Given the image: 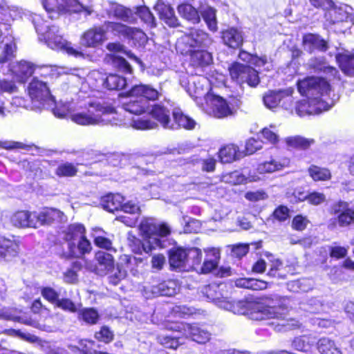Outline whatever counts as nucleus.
<instances>
[{
    "label": "nucleus",
    "mask_w": 354,
    "mask_h": 354,
    "mask_svg": "<svg viewBox=\"0 0 354 354\" xmlns=\"http://www.w3.org/2000/svg\"><path fill=\"white\" fill-rule=\"evenodd\" d=\"M123 109L132 114L140 115L149 111V105L142 100H129L122 104Z\"/></svg>",
    "instance_id": "58836bf2"
},
{
    "label": "nucleus",
    "mask_w": 354,
    "mask_h": 354,
    "mask_svg": "<svg viewBox=\"0 0 354 354\" xmlns=\"http://www.w3.org/2000/svg\"><path fill=\"white\" fill-rule=\"evenodd\" d=\"M189 257L188 263L189 270H197L198 268L201 266L203 258V254L201 250L198 248H188Z\"/></svg>",
    "instance_id": "09e8293b"
},
{
    "label": "nucleus",
    "mask_w": 354,
    "mask_h": 354,
    "mask_svg": "<svg viewBox=\"0 0 354 354\" xmlns=\"http://www.w3.org/2000/svg\"><path fill=\"white\" fill-rule=\"evenodd\" d=\"M188 257V248L185 249L182 247L171 248L169 252L168 256L170 270L178 272L189 270L187 268Z\"/></svg>",
    "instance_id": "dca6fc26"
},
{
    "label": "nucleus",
    "mask_w": 354,
    "mask_h": 354,
    "mask_svg": "<svg viewBox=\"0 0 354 354\" xmlns=\"http://www.w3.org/2000/svg\"><path fill=\"white\" fill-rule=\"evenodd\" d=\"M330 82L333 81L324 77L310 75L298 80L296 86L301 95L308 99L319 100L331 91Z\"/></svg>",
    "instance_id": "7ed1b4c3"
},
{
    "label": "nucleus",
    "mask_w": 354,
    "mask_h": 354,
    "mask_svg": "<svg viewBox=\"0 0 354 354\" xmlns=\"http://www.w3.org/2000/svg\"><path fill=\"white\" fill-rule=\"evenodd\" d=\"M91 125L103 122L102 115L114 113L115 109L112 106H104L100 103L91 102L85 111Z\"/></svg>",
    "instance_id": "6ab92c4d"
},
{
    "label": "nucleus",
    "mask_w": 354,
    "mask_h": 354,
    "mask_svg": "<svg viewBox=\"0 0 354 354\" xmlns=\"http://www.w3.org/2000/svg\"><path fill=\"white\" fill-rule=\"evenodd\" d=\"M124 200V197L120 194L108 193L101 197L100 205L104 209L113 213L121 208Z\"/></svg>",
    "instance_id": "b1692460"
},
{
    "label": "nucleus",
    "mask_w": 354,
    "mask_h": 354,
    "mask_svg": "<svg viewBox=\"0 0 354 354\" xmlns=\"http://www.w3.org/2000/svg\"><path fill=\"white\" fill-rule=\"evenodd\" d=\"M104 27L106 33L110 31L115 37L127 38L129 26L116 21H105Z\"/></svg>",
    "instance_id": "4c0bfd02"
},
{
    "label": "nucleus",
    "mask_w": 354,
    "mask_h": 354,
    "mask_svg": "<svg viewBox=\"0 0 354 354\" xmlns=\"http://www.w3.org/2000/svg\"><path fill=\"white\" fill-rule=\"evenodd\" d=\"M172 115L173 121L171 120V126H172V128H169V129L174 130L183 128L187 130H191L195 127V121L190 117L185 115L181 111L174 110L172 112Z\"/></svg>",
    "instance_id": "393cba45"
},
{
    "label": "nucleus",
    "mask_w": 354,
    "mask_h": 354,
    "mask_svg": "<svg viewBox=\"0 0 354 354\" xmlns=\"http://www.w3.org/2000/svg\"><path fill=\"white\" fill-rule=\"evenodd\" d=\"M83 265L80 261H75L73 262L71 267L68 268L63 274V279L65 283L68 284L77 283L78 272L82 270Z\"/></svg>",
    "instance_id": "ea45409f"
},
{
    "label": "nucleus",
    "mask_w": 354,
    "mask_h": 354,
    "mask_svg": "<svg viewBox=\"0 0 354 354\" xmlns=\"http://www.w3.org/2000/svg\"><path fill=\"white\" fill-rule=\"evenodd\" d=\"M103 85L110 91H119L124 88L127 86L125 77L117 74L110 73L104 79Z\"/></svg>",
    "instance_id": "c9c22d12"
},
{
    "label": "nucleus",
    "mask_w": 354,
    "mask_h": 354,
    "mask_svg": "<svg viewBox=\"0 0 354 354\" xmlns=\"http://www.w3.org/2000/svg\"><path fill=\"white\" fill-rule=\"evenodd\" d=\"M310 223L307 216L298 214L292 218L290 226L291 228L297 232L304 231Z\"/></svg>",
    "instance_id": "603ef678"
},
{
    "label": "nucleus",
    "mask_w": 354,
    "mask_h": 354,
    "mask_svg": "<svg viewBox=\"0 0 354 354\" xmlns=\"http://www.w3.org/2000/svg\"><path fill=\"white\" fill-rule=\"evenodd\" d=\"M242 153L236 145L228 143L219 149L218 157L222 163H230L242 158Z\"/></svg>",
    "instance_id": "5701e85b"
},
{
    "label": "nucleus",
    "mask_w": 354,
    "mask_h": 354,
    "mask_svg": "<svg viewBox=\"0 0 354 354\" xmlns=\"http://www.w3.org/2000/svg\"><path fill=\"white\" fill-rule=\"evenodd\" d=\"M108 39L103 26H93L84 31L80 37L81 45L86 48H97Z\"/></svg>",
    "instance_id": "9d476101"
},
{
    "label": "nucleus",
    "mask_w": 354,
    "mask_h": 354,
    "mask_svg": "<svg viewBox=\"0 0 354 354\" xmlns=\"http://www.w3.org/2000/svg\"><path fill=\"white\" fill-rule=\"evenodd\" d=\"M284 91L270 90L266 92L263 97L265 106L269 109H274L278 106L284 97Z\"/></svg>",
    "instance_id": "e433bc0d"
},
{
    "label": "nucleus",
    "mask_w": 354,
    "mask_h": 354,
    "mask_svg": "<svg viewBox=\"0 0 354 354\" xmlns=\"http://www.w3.org/2000/svg\"><path fill=\"white\" fill-rule=\"evenodd\" d=\"M151 117L156 120L152 121L149 119H137L131 122V126L137 130H150L158 127V123L164 129L172 128L171 126L170 111L164 105L160 104H154L151 106L149 111Z\"/></svg>",
    "instance_id": "20e7f679"
},
{
    "label": "nucleus",
    "mask_w": 354,
    "mask_h": 354,
    "mask_svg": "<svg viewBox=\"0 0 354 354\" xmlns=\"http://www.w3.org/2000/svg\"><path fill=\"white\" fill-rule=\"evenodd\" d=\"M42 5L48 13H78L84 6L78 0H42Z\"/></svg>",
    "instance_id": "6e6552de"
},
{
    "label": "nucleus",
    "mask_w": 354,
    "mask_h": 354,
    "mask_svg": "<svg viewBox=\"0 0 354 354\" xmlns=\"http://www.w3.org/2000/svg\"><path fill=\"white\" fill-rule=\"evenodd\" d=\"M295 110L300 117L314 115L317 113L316 108L312 105L308 98L295 102Z\"/></svg>",
    "instance_id": "79ce46f5"
},
{
    "label": "nucleus",
    "mask_w": 354,
    "mask_h": 354,
    "mask_svg": "<svg viewBox=\"0 0 354 354\" xmlns=\"http://www.w3.org/2000/svg\"><path fill=\"white\" fill-rule=\"evenodd\" d=\"M95 259L97 265L102 268L100 274L106 275L113 270L115 260L112 254L103 251H98L95 253Z\"/></svg>",
    "instance_id": "2f4dec72"
},
{
    "label": "nucleus",
    "mask_w": 354,
    "mask_h": 354,
    "mask_svg": "<svg viewBox=\"0 0 354 354\" xmlns=\"http://www.w3.org/2000/svg\"><path fill=\"white\" fill-rule=\"evenodd\" d=\"M332 215H337L338 225L340 227L350 225L354 222V209L349 207L346 201H338L333 203L328 210Z\"/></svg>",
    "instance_id": "9b49d317"
},
{
    "label": "nucleus",
    "mask_w": 354,
    "mask_h": 354,
    "mask_svg": "<svg viewBox=\"0 0 354 354\" xmlns=\"http://www.w3.org/2000/svg\"><path fill=\"white\" fill-rule=\"evenodd\" d=\"M202 17L208 28L216 32L218 29L216 10L212 8H207L202 12Z\"/></svg>",
    "instance_id": "8fccbe9b"
},
{
    "label": "nucleus",
    "mask_w": 354,
    "mask_h": 354,
    "mask_svg": "<svg viewBox=\"0 0 354 354\" xmlns=\"http://www.w3.org/2000/svg\"><path fill=\"white\" fill-rule=\"evenodd\" d=\"M203 292L208 299L212 301H220L221 298L219 286L216 284H209L205 286Z\"/></svg>",
    "instance_id": "bf43d9fd"
},
{
    "label": "nucleus",
    "mask_w": 354,
    "mask_h": 354,
    "mask_svg": "<svg viewBox=\"0 0 354 354\" xmlns=\"http://www.w3.org/2000/svg\"><path fill=\"white\" fill-rule=\"evenodd\" d=\"M136 15L143 23L150 28H155L156 26V18L147 6H138L136 8Z\"/></svg>",
    "instance_id": "c03bdc74"
},
{
    "label": "nucleus",
    "mask_w": 354,
    "mask_h": 354,
    "mask_svg": "<svg viewBox=\"0 0 354 354\" xmlns=\"http://www.w3.org/2000/svg\"><path fill=\"white\" fill-rule=\"evenodd\" d=\"M228 71L231 80L239 86L247 84L255 88L261 82L259 72L247 64L234 62L229 66Z\"/></svg>",
    "instance_id": "39448f33"
},
{
    "label": "nucleus",
    "mask_w": 354,
    "mask_h": 354,
    "mask_svg": "<svg viewBox=\"0 0 354 354\" xmlns=\"http://www.w3.org/2000/svg\"><path fill=\"white\" fill-rule=\"evenodd\" d=\"M68 245V259H82L92 251V245L86 236V229L80 223L69 224L63 232Z\"/></svg>",
    "instance_id": "f03ea898"
},
{
    "label": "nucleus",
    "mask_w": 354,
    "mask_h": 354,
    "mask_svg": "<svg viewBox=\"0 0 354 354\" xmlns=\"http://www.w3.org/2000/svg\"><path fill=\"white\" fill-rule=\"evenodd\" d=\"M221 39L223 44L229 48L240 49L244 44V33L237 27H228L221 30Z\"/></svg>",
    "instance_id": "f3484780"
},
{
    "label": "nucleus",
    "mask_w": 354,
    "mask_h": 354,
    "mask_svg": "<svg viewBox=\"0 0 354 354\" xmlns=\"http://www.w3.org/2000/svg\"><path fill=\"white\" fill-rule=\"evenodd\" d=\"M129 242L131 251L134 254H142L143 252L150 254L155 249L149 240L145 242L135 236L129 238Z\"/></svg>",
    "instance_id": "f704fd0d"
},
{
    "label": "nucleus",
    "mask_w": 354,
    "mask_h": 354,
    "mask_svg": "<svg viewBox=\"0 0 354 354\" xmlns=\"http://www.w3.org/2000/svg\"><path fill=\"white\" fill-rule=\"evenodd\" d=\"M287 147L290 149L305 151L315 143L313 138H306L301 136H288L285 138Z\"/></svg>",
    "instance_id": "7c9ffc66"
},
{
    "label": "nucleus",
    "mask_w": 354,
    "mask_h": 354,
    "mask_svg": "<svg viewBox=\"0 0 354 354\" xmlns=\"http://www.w3.org/2000/svg\"><path fill=\"white\" fill-rule=\"evenodd\" d=\"M212 113L216 118H224L233 114V109L225 99L219 95H214Z\"/></svg>",
    "instance_id": "bb28decb"
},
{
    "label": "nucleus",
    "mask_w": 354,
    "mask_h": 354,
    "mask_svg": "<svg viewBox=\"0 0 354 354\" xmlns=\"http://www.w3.org/2000/svg\"><path fill=\"white\" fill-rule=\"evenodd\" d=\"M301 44L309 53L315 50L326 52L329 49L328 41L316 33L308 32L302 36Z\"/></svg>",
    "instance_id": "a211bd4d"
},
{
    "label": "nucleus",
    "mask_w": 354,
    "mask_h": 354,
    "mask_svg": "<svg viewBox=\"0 0 354 354\" xmlns=\"http://www.w3.org/2000/svg\"><path fill=\"white\" fill-rule=\"evenodd\" d=\"M159 342L166 348L176 350L180 346L179 338L169 335L159 337Z\"/></svg>",
    "instance_id": "774afa93"
},
{
    "label": "nucleus",
    "mask_w": 354,
    "mask_h": 354,
    "mask_svg": "<svg viewBox=\"0 0 354 354\" xmlns=\"http://www.w3.org/2000/svg\"><path fill=\"white\" fill-rule=\"evenodd\" d=\"M12 225L19 228H35L34 212L17 210L10 218Z\"/></svg>",
    "instance_id": "4be33fe9"
},
{
    "label": "nucleus",
    "mask_w": 354,
    "mask_h": 354,
    "mask_svg": "<svg viewBox=\"0 0 354 354\" xmlns=\"http://www.w3.org/2000/svg\"><path fill=\"white\" fill-rule=\"evenodd\" d=\"M272 216L279 222H284L290 216V209L287 206L280 205L277 206L273 211Z\"/></svg>",
    "instance_id": "69168bd1"
},
{
    "label": "nucleus",
    "mask_w": 354,
    "mask_h": 354,
    "mask_svg": "<svg viewBox=\"0 0 354 354\" xmlns=\"http://www.w3.org/2000/svg\"><path fill=\"white\" fill-rule=\"evenodd\" d=\"M54 306L71 313H76L77 312V308L75 303L71 299L66 297H63L62 299L59 298Z\"/></svg>",
    "instance_id": "052dcab7"
},
{
    "label": "nucleus",
    "mask_w": 354,
    "mask_h": 354,
    "mask_svg": "<svg viewBox=\"0 0 354 354\" xmlns=\"http://www.w3.org/2000/svg\"><path fill=\"white\" fill-rule=\"evenodd\" d=\"M27 93L32 102H37L41 105L55 103V98L51 94L48 84L37 77H33L29 82Z\"/></svg>",
    "instance_id": "0eeeda50"
},
{
    "label": "nucleus",
    "mask_w": 354,
    "mask_h": 354,
    "mask_svg": "<svg viewBox=\"0 0 354 354\" xmlns=\"http://www.w3.org/2000/svg\"><path fill=\"white\" fill-rule=\"evenodd\" d=\"M187 335H189L193 341L198 344H205L209 339V334L197 327L192 326L189 329Z\"/></svg>",
    "instance_id": "5fc2aeb1"
},
{
    "label": "nucleus",
    "mask_w": 354,
    "mask_h": 354,
    "mask_svg": "<svg viewBox=\"0 0 354 354\" xmlns=\"http://www.w3.org/2000/svg\"><path fill=\"white\" fill-rule=\"evenodd\" d=\"M41 295L49 303L55 305L57 301L59 299V294L53 288L50 286H45L41 288Z\"/></svg>",
    "instance_id": "e2e57ef3"
},
{
    "label": "nucleus",
    "mask_w": 354,
    "mask_h": 354,
    "mask_svg": "<svg viewBox=\"0 0 354 354\" xmlns=\"http://www.w3.org/2000/svg\"><path fill=\"white\" fill-rule=\"evenodd\" d=\"M336 62L342 73L349 77L354 76V53H339Z\"/></svg>",
    "instance_id": "c85d7f7f"
},
{
    "label": "nucleus",
    "mask_w": 354,
    "mask_h": 354,
    "mask_svg": "<svg viewBox=\"0 0 354 354\" xmlns=\"http://www.w3.org/2000/svg\"><path fill=\"white\" fill-rule=\"evenodd\" d=\"M108 277L109 283L116 286L127 277V270L123 269L120 265H117L116 268L109 272Z\"/></svg>",
    "instance_id": "4d7b16f0"
},
{
    "label": "nucleus",
    "mask_w": 354,
    "mask_h": 354,
    "mask_svg": "<svg viewBox=\"0 0 354 354\" xmlns=\"http://www.w3.org/2000/svg\"><path fill=\"white\" fill-rule=\"evenodd\" d=\"M263 141L254 138H250L245 142L244 155H251L261 149Z\"/></svg>",
    "instance_id": "680f3d73"
},
{
    "label": "nucleus",
    "mask_w": 354,
    "mask_h": 354,
    "mask_svg": "<svg viewBox=\"0 0 354 354\" xmlns=\"http://www.w3.org/2000/svg\"><path fill=\"white\" fill-rule=\"evenodd\" d=\"M159 19L169 28H178L180 23L175 14L174 9L163 0H158L153 7Z\"/></svg>",
    "instance_id": "ddd939ff"
},
{
    "label": "nucleus",
    "mask_w": 354,
    "mask_h": 354,
    "mask_svg": "<svg viewBox=\"0 0 354 354\" xmlns=\"http://www.w3.org/2000/svg\"><path fill=\"white\" fill-rule=\"evenodd\" d=\"M177 11L182 18L193 24H198L201 21L198 10L188 3L179 4Z\"/></svg>",
    "instance_id": "473e14b6"
},
{
    "label": "nucleus",
    "mask_w": 354,
    "mask_h": 354,
    "mask_svg": "<svg viewBox=\"0 0 354 354\" xmlns=\"http://www.w3.org/2000/svg\"><path fill=\"white\" fill-rule=\"evenodd\" d=\"M285 267L279 260L272 261V266L268 272V275L277 279H286V274L283 272Z\"/></svg>",
    "instance_id": "13d9d810"
},
{
    "label": "nucleus",
    "mask_w": 354,
    "mask_h": 354,
    "mask_svg": "<svg viewBox=\"0 0 354 354\" xmlns=\"http://www.w3.org/2000/svg\"><path fill=\"white\" fill-rule=\"evenodd\" d=\"M350 8L348 5L337 6L333 1V5H330L324 12V18L328 26L335 25L339 23L352 21L353 15L346 10Z\"/></svg>",
    "instance_id": "1a4fd4ad"
},
{
    "label": "nucleus",
    "mask_w": 354,
    "mask_h": 354,
    "mask_svg": "<svg viewBox=\"0 0 354 354\" xmlns=\"http://www.w3.org/2000/svg\"><path fill=\"white\" fill-rule=\"evenodd\" d=\"M95 245L99 248H102L108 251H115L113 248V243L111 239L103 236H96L93 239Z\"/></svg>",
    "instance_id": "338daca9"
},
{
    "label": "nucleus",
    "mask_w": 354,
    "mask_h": 354,
    "mask_svg": "<svg viewBox=\"0 0 354 354\" xmlns=\"http://www.w3.org/2000/svg\"><path fill=\"white\" fill-rule=\"evenodd\" d=\"M213 43L211 36L203 30L190 28L189 32L181 37L176 44V48L179 51L183 48H207Z\"/></svg>",
    "instance_id": "423d86ee"
},
{
    "label": "nucleus",
    "mask_w": 354,
    "mask_h": 354,
    "mask_svg": "<svg viewBox=\"0 0 354 354\" xmlns=\"http://www.w3.org/2000/svg\"><path fill=\"white\" fill-rule=\"evenodd\" d=\"M109 57L113 67L118 71L125 74L133 73L131 66L124 57L114 54L109 55Z\"/></svg>",
    "instance_id": "a18cd8bd"
},
{
    "label": "nucleus",
    "mask_w": 354,
    "mask_h": 354,
    "mask_svg": "<svg viewBox=\"0 0 354 354\" xmlns=\"http://www.w3.org/2000/svg\"><path fill=\"white\" fill-rule=\"evenodd\" d=\"M157 223L152 218H147L141 221L139 229L142 236L149 240L156 236Z\"/></svg>",
    "instance_id": "37998d69"
},
{
    "label": "nucleus",
    "mask_w": 354,
    "mask_h": 354,
    "mask_svg": "<svg viewBox=\"0 0 354 354\" xmlns=\"http://www.w3.org/2000/svg\"><path fill=\"white\" fill-rule=\"evenodd\" d=\"M19 244L17 241L0 237V263L10 261L19 257Z\"/></svg>",
    "instance_id": "aec40b11"
},
{
    "label": "nucleus",
    "mask_w": 354,
    "mask_h": 354,
    "mask_svg": "<svg viewBox=\"0 0 354 354\" xmlns=\"http://www.w3.org/2000/svg\"><path fill=\"white\" fill-rule=\"evenodd\" d=\"M307 172L309 177L315 182H325L332 178V174L328 168L315 164L308 167Z\"/></svg>",
    "instance_id": "c756f323"
},
{
    "label": "nucleus",
    "mask_w": 354,
    "mask_h": 354,
    "mask_svg": "<svg viewBox=\"0 0 354 354\" xmlns=\"http://www.w3.org/2000/svg\"><path fill=\"white\" fill-rule=\"evenodd\" d=\"M317 350L320 354H336L341 351L334 341L326 337L320 338L317 342Z\"/></svg>",
    "instance_id": "de8ad7c7"
},
{
    "label": "nucleus",
    "mask_w": 354,
    "mask_h": 354,
    "mask_svg": "<svg viewBox=\"0 0 354 354\" xmlns=\"http://www.w3.org/2000/svg\"><path fill=\"white\" fill-rule=\"evenodd\" d=\"M129 30L126 39L132 40L135 44L138 45L144 44L147 41V37L141 29L129 26Z\"/></svg>",
    "instance_id": "864d4df0"
},
{
    "label": "nucleus",
    "mask_w": 354,
    "mask_h": 354,
    "mask_svg": "<svg viewBox=\"0 0 354 354\" xmlns=\"http://www.w3.org/2000/svg\"><path fill=\"white\" fill-rule=\"evenodd\" d=\"M110 8L107 11L109 17H113L115 19L122 21H128L132 16L131 10L116 2L111 1L109 3Z\"/></svg>",
    "instance_id": "72a5a7b5"
},
{
    "label": "nucleus",
    "mask_w": 354,
    "mask_h": 354,
    "mask_svg": "<svg viewBox=\"0 0 354 354\" xmlns=\"http://www.w3.org/2000/svg\"><path fill=\"white\" fill-rule=\"evenodd\" d=\"M114 333L107 326H102L100 330L94 333V337L100 342L106 344L111 343L114 339Z\"/></svg>",
    "instance_id": "3c124183"
},
{
    "label": "nucleus",
    "mask_w": 354,
    "mask_h": 354,
    "mask_svg": "<svg viewBox=\"0 0 354 354\" xmlns=\"http://www.w3.org/2000/svg\"><path fill=\"white\" fill-rule=\"evenodd\" d=\"M207 256H210L212 259H205L200 268L199 272L201 274H208L215 270L221 258L220 250L218 248H209L205 250Z\"/></svg>",
    "instance_id": "a878e982"
},
{
    "label": "nucleus",
    "mask_w": 354,
    "mask_h": 354,
    "mask_svg": "<svg viewBox=\"0 0 354 354\" xmlns=\"http://www.w3.org/2000/svg\"><path fill=\"white\" fill-rule=\"evenodd\" d=\"M77 319L86 325L93 326L97 324L100 319L98 310L93 307H84L77 309Z\"/></svg>",
    "instance_id": "cd10ccee"
},
{
    "label": "nucleus",
    "mask_w": 354,
    "mask_h": 354,
    "mask_svg": "<svg viewBox=\"0 0 354 354\" xmlns=\"http://www.w3.org/2000/svg\"><path fill=\"white\" fill-rule=\"evenodd\" d=\"M283 165L274 158H270V160H266L258 164L257 170L259 174L272 173L282 169Z\"/></svg>",
    "instance_id": "49530a36"
},
{
    "label": "nucleus",
    "mask_w": 354,
    "mask_h": 354,
    "mask_svg": "<svg viewBox=\"0 0 354 354\" xmlns=\"http://www.w3.org/2000/svg\"><path fill=\"white\" fill-rule=\"evenodd\" d=\"M184 56L189 55L191 64L194 67H205L211 64L213 57L211 53L205 49L183 48L179 50Z\"/></svg>",
    "instance_id": "4468645a"
},
{
    "label": "nucleus",
    "mask_w": 354,
    "mask_h": 354,
    "mask_svg": "<svg viewBox=\"0 0 354 354\" xmlns=\"http://www.w3.org/2000/svg\"><path fill=\"white\" fill-rule=\"evenodd\" d=\"M166 328L169 330L176 331L181 333L183 335H187L191 324L182 322H170L166 325Z\"/></svg>",
    "instance_id": "0e129e2a"
},
{
    "label": "nucleus",
    "mask_w": 354,
    "mask_h": 354,
    "mask_svg": "<svg viewBox=\"0 0 354 354\" xmlns=\"http://www.w3.org/2000/svg\"><path fill=\"white\" fill-rule=\"evenodd\" d=\"M302 201H306L310 205L318 206L326 201V197L322 192L313 191L308 193Z\"/></svg>",
    "instance_id": "6e6d98bb"
},
{
    "label": "nucleus",
    "mask_w": 354,
    "mask_h": 354,
    "mask_svg": "<svg viewBox=\"0 0 354 354\" xmlns=\"http://www.w3.org/2000/svg\"><path fill=\"white\" fill-rule=\"evenodd\" d=\"M310 69L316 73H322L328 77V80L339 82L341 76L337 68L328 64L324 57H312L308 64Z\"/></svg>",
    "instance_id": "f8f14e48"
},
{
    "label": "nucleus",
    "mask_w": 354,
    "mask_h": 354,
    "mask_svg": "<svg viewBox=\"0 0 354 354\" xmlns=\"http://www.w3.org/2000/svg\"><path fill=\"white\" fill-rule=\"evenodd\" d=\"M32 23L39 35V39L50 48L55 50H64L68 55L75 57L83 56L81 50L73 48L71 43L64 39L57 26H49L39 15L32 17Z\"/></svg>",
    "instance_id": "f257e3e1"
},
{
    "label": "nucleus",
    "mask_w": 354,
    "mask_h": 354,
    "mask_svg": "<svg viewBox=\"0 0 354 354\" xmlns=\"http://www.w3.org/2000/svg\"><path fill=\"white\" fill-rule=\"evenodd\" d=\"M34 214L35 228L59 223L64 216V213L59 209L46 207L39 212H34Z\"/></svg>",
    "instance_id": "2eb2a0df"
},
{
    "label": "nucleus",
    "mask_w": 354,
    "mask_h": 354,
    "mask_svg": "<svg viewBox=\"0 0 354 354\" xmlns=\"http://www.w3.org/2000/svg\"><path fill=\"white\" fill-rule=\"evenodd\" d=\"M69 162H62L57 167L55 174L59 178L74 177L78 172L77 165Z\"/></svg>",
    "instance_id": "a19ab883"
},
{
    "label": "nucleus",
    "mask_w": 354,
    "mask_h": 354,
    "mask_svg": "<svg viewBox=\"0 0 354 354\" xmlns=\"http://www.w3.org/2000/svg\"><path fill=\"white\" fill-rule=\"evenodd\" d=\"M129 96L142 97L147 101L155 102L162 96L161 91L149 84H140L132 86L127 93Z\"/></svg>",
    "instance_id": "412c9836"
}]
</instances>
